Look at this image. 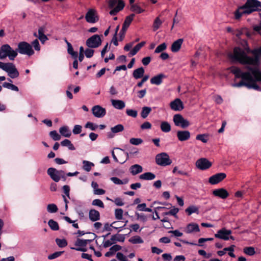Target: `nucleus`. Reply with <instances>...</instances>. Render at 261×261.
<instances>
[{
  "label": "nucleus",
  "mask_w": 261,
  "mask_h": 261,
  "mask_svg": "<svg viewBox=\"0 0 261 261\" xmlns=\"http://www.w3.org/2000/svg\"><path fill=\"white\" fill-rule=\"evenodd\" d=\"M92 204L95 206H98L101 208H104L105 205L103 202L98 199H96L93 200Z\"/></svg>",
  "instance_id": "5fc2aeb1"
},
{
  "label": "nucleus",
  "mask_w": 261,
  "mask_h": 261,
  "mask_svg": "<svg viewBox=\"0 0 261 261\" xmlns=\"http://www.w3.org/2000/svg\"><path fill=\"white\" fill-rule=\"evenodd\" d=\"M130 24V15H128L122 25L121 30L120 32V37L122 38L125 33L127 29Z\"/></svg>",
  "instance_id": "412c9836"
},
{
  "label": "nucleus",
  "mask_w": 261,
  "mask_h": 261,
  "mask_svg": "<svg viewBox=\"0 0 261 261\" xmlns=\"http://www.w3.org/2000/svg\"><path fill=\"white\" fill-rule=\"evenodd\" d=\"M59 132L60 134L65 137L69 138L71 135L70 131L69 130V128L67 126H64L60 127Z\"/></svg>",
  "instance_id": "cd10ccee"
},
{
  "label": "nucleus",
  "mask_w": 261,
  "mask_h": 261,
  "mask_svg": "<svg viewBox=\"0 0 261 261\" xmlns=\"http://www.w3.org/2000/svg\"><path fill=\"white\" fill-rule=\"evenodd\" d=\"M17 53H19L21 55H26L31 56L35 53L33 49L32 46L25 41H21L18 43L17 49H15Z\"/></svg>",
  "instance_id": "423d86ee"
},
{
  "label": "nucleus",
  "mask_w": 261,
  "mask_h": 261,
  "mask_svg": "<svg viewBox=\"0 0 261 261\" xmlns=\"http://www.w3.org/2000/svg\"><path fill=\"white\" fill-rule=\"evenodd\" d=\"M213 194L222 199H226L228 196L229 193L224 188L217 189L213 191Z\"/></svg>",
  "instance_id": "dca6fc26"
},
{
  "label": "nucleus",
  "mask_w": 261,
  "mask_h": 261,
  "mask_svg": "<svg viewBox=\"0 0 261 261\" xmlns=\"http://www.w3.org/2000/svg\"><path fill=\"white\" fill-rule=\"evenodd\" d=\"M162 23L163 22L160 18L159 17H156L154 20L152 25L153 31L158 30L161 26Z\"/></svg>",
  "instance_id": "e433bc0d"
},
{
  "label": "nucleus",
  "mask_w": 261,
  "mask_h": 261,
  "mask_svg": "<svg viewBox=\"0 0 261 261\" xmlns=\"http://www.w3.org/2000/svg\"><path fill=\"white\" fill-rule=\"evenodd\" d=\"M82 127L80 125H75L73 129L72 130V132L74 135L79 134L82 132Z\"/></svg>",
  "instance_id": "bf43d9fd"
},
{
  "label": "nucleus",
  "mask_w": 261,
  "mask_h": 261,
  "mask_svg": "<svg viewBox=\"0 0 261 261\" xmlns=\"http://www.w3.org/2000/svg\"><path fill=\"white\" fill-rule=\"evenodd\" d=\"M155 162L158 165L166 166L171 165L172 161L170 159L169 156L167 153L162 152L156 155Z\"/></svg>",
  "instance_id": "6e6552de"
},
{
  "label": "nucleus",
  "mask_w": 261,
  "mask_h": 261,
  "mask_svg": "<svg viewBox=\"0 0 261 261\" xmlns=\"http://www.w3.org/2000/svg\"><path fill=\"white\" fill-rule=\"evenodd\" d=\"M125 5L121 0H110L109 7L112 10L110 11L111 15H116L120 11L122 10Z\"/></svg>",
  "instance_id": "0eeeda50"
},
{
  "label": "nucleus",
  "mask_w": 261,
  "mask_h": 261,
  "mask_svg": "<svg viewBox=\"0 0 261 261\" xmlns=\"http://www.w3.org/2000/svg\"><path fill=\"white\" fill-rule=\"evenodd\" d=\"M0 68L7 72L11 79L17 78L19 75L18 70L12 63L0 62Z\"/></svg>",
  "instance_id": "39448f33"
},
{
  "label": "nucleus",
  "mask_w": 261,
  "mask_h": 261,
  "mask_svg": "<svg viewBox=\"0 0 261 261\" xmlns=\"http://www.w3.org/2000/svg\"><path fill=\"white\" fill-rule=\"evenodd\" d=\"M49 135L54 141H59L61 139V136L57 133L56 130H53L50 132Z\"/></svg>",
  "instance_id": "a18cd8bd"
},
{
  "label": "nucleus",
  "mask_w": 261,
  "mask_h": 261,
  "mask_svg": "<svg viewBox=\"0 0 261 261\" xmlns=\"http://www.w3.org/2000/svg\"><path fill=\"white\" fill-rule=\"evenodd\" d=\"M259 10H261V2L257 0H247L244 5L239 7L236 11L234 17L239 19L243 15H249Z\"/></svg>",
  "instance_id": "7ed1b4c3"
},
{
  "label": "nucleus",
  "mask_w": 261,
  "mask_h": 261,
  "mask_svg": "<svg viewBox=\"0 0 261 261\" xmlns=\"http://www.w3.org/2000/svg\"><path fill=\"white\" fill-rule=\"evenodd\" d=\"M191 134L188 130H178L177 132V137L180 141H185L190 138Z\"/></svg>",
  "instance_id": "a211bd4d"
},
{
  "label": "nucleus",
  "mask_w": 261,
  "mask_h": 261,
  "mask_svg": "<svg viewBox=\"0 0 261 261\" xmlns=\"http://www.w3.org/2000/svg\"><path fill=\"white\" fill-rule=\"evenodd\" d=\"M116 223V222H114L113 223H112L111 225H109V223H106L104 225V228H103V231H105V230H107V231H111L112 230V229H111V227L114 228V229H118V228H121V227H115V225H114Z\"/></svg>",
  "instance_id": "49530a36"
},
{
  "label": "nucleus",
  "mask_w": 261,
  "mask_h": 261,
  "mask_svg": "<svg viewBox=\"0 0 261 261\" xmlns=\"http://www.w3.org/2000/svg\"><path fill=\"white\" fill-rule=\"evenodd\" d=\"M94 50L92 49L88 48L85 50V56L88 58H90L93 57Z\"/></svg>",
  "instance_id": "13d9d810"
},
{
  "label": "nucleus",
  "mask_w": 261,
  "mask_h": 261,
  "mask_svg": "<svg viewBox=\"0 0 261 261\" xmlns=\"http://www.w3.org/2000/svg\"><path fill=\"white\" fill-rule=\"evenodd\" d=\"M124 127L122 124H117L116 126L111 127V130L113 133H118L123 131Z\"/></svg>",
  "instance_id": "c03bdc74"
},
{
  "label": "nucleus",
  "mask_w": 261,
  "mask_h": 261,
  "mask_svg": "<svg viewBox=\"0 0 261 261\" xmlns=\"http://www.w3.org/2000/svg\"><path fill=\"white\" fill-rule=\"evenodd\" d=\"M166 76L164 74H159L156 76L152 77L150 79V83L152 84L159 85L162 83L163 79Z\"/></svg>",
  "instance_id": "5701e85b"
},
{
  "label": "nucleus",
  "mask_w": 261,
  "mask_h": 261,
  "mask_svg": "<svg viewBox=\"0 0 261 261\" xmlns=\"http://www.w3.org/2000/svg\"><path fill=\"white\" fill-rule=\"evenodd\" d=\"M145 42H141L138 44H137L132 49V56L135 55L138 51L145 45Z\"/></svg>",
  "instance_id": "4c0bfd02"
},
{
  "label": "nucleus",
  "mask_w": 261,
  "mask_h": 261,
  "mask_svg": "<svg viewBox=\"0 0 261 261\" xmlns=\"http://www.w3.org/2000/svg\"><path fill=\"white\" fill-rule=\"evenodd\" d=\"M55 241L58 246L60 248H64L67 245V242L65 239H60L57 238L56 239Z\"/></svg>",
  "instance_id": "a19ab883"
},
{
  "label": "nucleus",
  "mask_w": 261,
  "mask_h": 261,
  "mask_svg": "<svg viewBox=\"0 0 261 261\" xmlns=\"http://www.w3.org/2000/svg\"><path fill=\"white\" fill-rule=\"evenodd\" d=\"M151 127V124L149 122H145L141 125L142 129H150Z\"/></svg>",
  "instance_id": "69168bd1"
},
{
  "label": "nucleus",
  "mask_w": 261,
  "mask_h": 261,
  "mask_svg": "<svg viewBox=\"0 0 261 261\" xmlns=\"http://www.w3.org/2000/svg\"><path fill=\"white\" fill-rule=\"evenodd\" d=\"M89 217L92 222L96 221L100 219V213L95 209H91L89 211Z\"/></svg>",
  "instance_id": "4be33fe9"
},
{
  "label": "nucleus",
  "mask_w": 261,
  "mask_h": 261,
  "mask_svg": "<svg viewBox=\"0 0 261 261\" xmlns=\"http://www.w3.org/2000/svg\"><path fill=\"white\" fill-rule=\"evenodd\" d=\"M229 58L233 62H239L242 64L251 65L257 68L259 64V60L261 58V46L253 50L248 47L242 49L236 47L232 53L228 55Z\"/></svg>",
  "instance_id": "f03ea898"
},
{
  "label": "nucleus",
  "mask_w": 261,
  "mask_h": 261,
  "mask_svg": "<svg viewBox=\"0 0 261 261\" xmlns=\"http://www.w3.org/2000/svg\"><path fill=\"white\" fill-rule=\"evenodd\" d=\"M111 102L116 109L121 110L125 107V103L122 100L112 99Z\"/></svg>",
  "instance_id": "bb28decb"
},
{
  "label": "nucleus",
  "mask_w": 261,
  "mask_h": 261,
  "mask_svg": "<svg viewBox=\"0 0 261 261\" xmlns=\"http://www.w3.org/2000/svg\"><path fill=\"white\" fill-rule=\"evenodd\" d=\"M123 211L121 208H117L115 210V218L118 220H121L122 218Z\"/></svg>",
  "instance_id": "8fccbe9b"
},
{
  "label": "nucleus",
  "mask_w": 261,
  "mask_h": 261,
  "mask_svg": "<svg viewBox=\"0 0 261 261\" xmlns=\"http://www.w3.org/2000/svg\"><path fill=\"white\" fill-rule=\"evenodd\" d=\"M168 233L172 234L173 236L176 237H181L183 234V233L178 230H170L168 231Z\"/></svg>",
  "instance_id": "680f3d73"
},
{
  "label": "nucleus",
  "mask_w": 261,
  "mask_h": 261,
  "mask_svg": "<svg viewBox=\"0 0 261 261\" xmlns=\"http://www.w3.org/2000/svg\"><path fill=\"white\" fill-rule=\"evenodd\" d=\"M166 48L167 44L165 43H163L157 46L154 50V53L156 54L160 53L165 50Z\"/></svg>",
  "instance_id": "09e8293b"
},
{
  "label": "nucleus",
  "mask_w": 261,
  "mask_h": 261,
  "mask_svg": "<svg viewBox=\"0 0 261 261\" xmlns=\"http://www.w3.org/2000/svg\"><path fill=\"white\" fill-rule=\"evenodd\" d=\"M175 125L182 128L188 127L190 125L189 121L185 119L180 114H175L173 118Z\"/></svg>",
  "instance_id": "9d476101"
},
{
  "label": "nucleus",
  "mask_w": 261,
  "mask_h": 261,
  "mask_svg": "<svg viewBox=\"0 0 261 261\" xmlns=\"http://www.w3.org/2000/svg\"><path fill=\"white\" fill-rule=\"evenodd\" d=\"M151 111V108L149 107H144L141 113V116L143 118H146Z\"/></svg>",
  "instance_id": "c9c22d12"
},
{
  "label": "nucleus",
  "mask_w": 261,
  "mask_h": 261,
  "mask_svg": "<svg viewBox=\"0 0 261 261\" xmlns=\"http://www.w3.org/2000/svg\"><path fill=\"white\" fill-rule=\"evenodd\" d=\"M92 112L93 115L97 118H102L106 114V109L99 105L93 107Z\"/></svg>",
  "instance_id": "ddd939ff"
},
{
  "label": "nucleus",
  "mask_w": 261,
  "mask_h": 261,
  "mask_svg": "<svg viewBox=\"0 0 261 261\" xmlns=\"http://www.w3.org/2000/svg\"><path fill=\"white\" fill-rule=\"evenodd\" d=\"M3 87L16 92L19 91L18 88L11 83L5 82L3 84Z\"/></svg>",
  "instance_id": "58836bf2"
},
{
  "label": "nucleus",
  "mask_w": 261,
  "mask_h": 261,
  "mask_svg": "<svg viewBox=\"0 0 261 261\" xmlns=\"http://www.w3.org/2000/svg\"><path fill=\"white\" fill-rule=\"evenodd\" d=\"M143 171L142 167L138 164H135L132 166V174L137 175Z\"/></svg>",
  "instance_id": "c85d7f7f"
},
{
  "label": "nucleus",
  "mask_w": 261,
  "mask_h": 261,
  "mask_svg": "<svg viewBox=\"0 0 261 261\" xmlns=\"http://www.w3.org/2000/svg\"><path fill=\"white\" fill-rule=\"evenodd\" d=\"M144 73V69L143 67H140L136 70H135L133 72V76L136 79H138L142 77L143 74Z\"/></svg>",
  "instance_id": "c756f323"
},
{
  "label": "nucleus",
  "mask_w": 261,
  "mask_h": 261,
  "mask_svg": "<svg viewBox=\"0 0 261 261\" xmlns=\"http://www.w3.org/2000/svg\"><path fill=\"white\" fill-rule=\"evenodd\" d=\"M226 177L225 173H218L211 176L208 179V182L212 185H216L223 180Z\"/></svg>",
  "instance_id": "f8f14e48"
},
{
  "label": "nucleus",
  "mask_w": 261,
  "mask_h": 261,
  "mask_svg": "<svg viewBox=\"0 0 261 261\" xmlns=\"http://www.w3.org/2000/svg\"><path fill=\"white\" fill-rule=\"evenodd\" d=\"M195 165L198 169L204 170L211 167L212 163L206 158H201L196 162Z\"/></svg>",
  "instance_id": "9b49d317"
},
{
  "label": "nucleus",
  "mask_w": 261,
  "mask_h": 261,
  "mask_svg": "<svg viewBox=\"0 0 261 261\" xmlns=\"http://www.w3.org/2000/svg\"><path fill=\"white\" fill-rule=\"evenodd\" d=\"M196 139L200 140L203 143H206L208 141V135L207 134H199L196 136Z\"/></svg>",
  "instance_id": "de8ad7c7"
},
{
  "label": "nucleus",
  "mask_w": 261,
  "mask_h": 261,
  "mask_svg": "<svg viewBox=\"0 0 261 261\" xmlns=\"http://www.w3.org/2000/svg\"><path fill=\"white\" fill-rule=\"evenodd\" d=\"M155 178V174L150 172H145L139 176V178L142 180H151L154 179Z\"/></svg>",
  "instance_id": "393cba45"
},
{
  "label": "nucleus",
  "mask_w": 261,
  "mask_h": 261,
  "mask_svg": "<svg viewBox=\"0 0 261 261\" xmlns=\"http://www.w3.org/2000/svg\"><path fill=\"white\" fill-rule=\"evenodd\" d=\"M183 42L182 39H179L174 41L171 47V50L172 52H177L181 48V44Z\"/></svg>",
  "instance_id": "b1692460"
},
{
  "label": "nucleus",
  "mask_w": 261,
  "mask_h": 261,
  "mask_svg": "<svg viewBox=\"0 0 261 261\" xmlns=\"http://www.w3.org/2000/svg\"><path fill=\"white\" fill-rule=\"evenodd\" d=\"M75 245L79 247H86V243L84 240L77 239L75 242Z\"/></svg>",
  "instance_id": "6e6d98bb"
},
{
  "label": "nucleus",
  "mask_w": 261,
  "mask_h": 261,
  "mask_svg": "<svg viewBox=\"0 0 261 261\" xmlns=\"http://www.w3.org/2000/svg\"><path fill=\"white\" fill-rule=\"evenodd\" d=\"M47 211L50 213H55L58 212V208L55 204H49L47 206Z\"/></svg>",
  "instance_id": "ea45409f"
},
{
  "label": "nucleus",
  "mask_w": 261,
  "mask_h": 261,
  "mask_svg": "<svg viewBox=\"0 0 261 261\" xmlns=\"http://www.w3.org/2000/svg\"><path fill=\"white\" fill-rule=\"evenodd\" d=\"M146 93V89H143V90H140V91H138V92H137V96L140 98H142L145 95Z\"/></svg>",
  "instance_id": "774afa93"
},
{
  "label": "nucleus",
  "mask_w": 261,
  "mask_h": 261,
  "mask_svg": "<svg viewBox=\"0 0 261 261\" xmlns=\"http://www.w3.org/2000/svg\"><path fill=\"white\" fill-rule=\"evenodd\" d=\"M124 240V236L121 234L113 235L111 238V240L113 242V243H115L116 242H123Z\"/></svg>",
  "instance_id": "2f4dec72"
},
{
  "label": "nucleus",
  "mask_w": 261,
  "mask_h": 261,
  "mask_svg": "<svg viewBox=\"0 0 261 261\" xmlns=\"http://www.w3.org/2000/svg\"><path fill=\"white\" fill-rule=\"evenodd\" d=\"M161 129L164 133H168L171 130V127L168 122L163 121L161 123Z\"/></svg>",
  "instance_id": "7c9ffc66"
},
{
  "label": "nucleus",
  "mask_w": 261,
  "mask_h": 261,
  "mask_svg": "<svg viewBox=\"0 0 261 261\" xmlns=\"http://www.w3.org/2000/svg\"><path fill=\"white\" fill-rule=\"evenodd\" d=\"M186 212L188 214L189 216L191 215L193 213H199L198 208L195 205H191L189 206L185 210Z\"/></svg>",
  "instance_id": "473e14b6"
},
{
  "label": "nucleus",
  "mask_w": 261,
  "mask_h": 261,
  "mask_svg": "<svg viewBox=\"0 0 261 261\" xmlns=\"http://www.w3.org/2000/svg\"><path fill=\"white\" fill-rule=\"evenodd\" d=\"M150 61L151 58L150 57L143 58L142 60V63L145 66L148 65L150 63Z\"/></svg>",
  "instance_id": "338daca9"
},
{
  "label": "nucleus",
  "mask_w": 261,
  "mask_h": 261,
  "mask_svg": "<svg viewBox=\"0 0 261 261\" xmlns=\"http://www.w3.org/2000/svg\"><path fill=\"white\" fill-rule=\"evenodd\" d=\"M85 19L89 23H95L98 20L97 16H96V12L93 9H90L85 15Z\"/></svg>",
  "instance_id": "2eb2a0df"
},
{
  "label": "nucleus",
  "mask_w": 261,
  "mask_h": 261,
  "mask_svg": "<svg viewBox=\"0 0 261 261\" xmlns=\"http://www.w3.org/2000/svg\"><path fill=\"white\" fill-rule=\"evenodd\" d=\"M248 71L242 72L241 69L237 67L232 66L229 70L234 74L236 78H241L242 81L238 83L231 84L233 87H241L245 86L248 89H253L256 90L261 91L257 84V82H261V71L256 67H247Z\"/></svg>",
  "instance_id": "f257e3e1"
},
{
  "label": "nucleus",
  "mask_w": 261,
  "mask_h": 261,
  "mask_svg": "<svg viewBox=\"0 0 261 261\" xmlns=\"http://www.w3.org/2000/svg\"><path fill=\"white\" fill-rule=\"evenodd\" d=\"M121 247L118 245H114L112 246L109 251L106 253L105 256L106 257H111L113 256L116 251H118L121 249Z\"/></svg>",
  "instance_id": "a878e982"
},
{
  "label": "nucleus",
  "mask_w": 261,
  "mask_h": 261,
  "mask_svg": "<svg viewBox=\"0 0 261 261\" xmlns=\"http://www.w3.org/2000/svg\"><path fill=\"white\" fill-rule=\"evenodd\" d=\"M32 45L36 50L39 51L40 50V46L38 39H36L34 40L32 43Z\"/></svg>",
  "instance_id": "052dcab7"
},
{
  "label": "nucleus",
  "mask_w": 261,
  "mask_h": 261,
  "mask_svg": "<svg viewBox=\"0 0 261 261\" xmlns=\"http://www.w3.org/2000/svg\"><path fill=\"white\" fill-rule=\"evenodd\" d=\"M116 257L120 261H127L126 257L121 252H118Z\"/></svg>",
  "instance_id": "0e129e2a"
},
{
  "label": "nucleus",
  "mask_w": 261,
  "mask_h": 261,
  "mask_svg": "<svg viewBox=\"0 0 261 261\" xmlns=\"http://www.w3.org/2000/svg\"><path fill=\"white\" fill-rule=\"evenodd\" d=\"M144 10L141 9L138 5L136 4H132V11H133L136 13H141Z\"/></svg>",
  "instance_id": "3c124183"
},
{
  "label": "nucleus",
  "mask_w": 261,
  "mask_h": 261,
  "mask_svg": "<svg viewBox=\"0 0 261 261\" xmlns=\"http://www.w3.org/2000/svg\"><path fill=\"white\" fill-rule=\"evenodd\" d=\"M231 234V231L230 230L222 228L220 230H219L217 233L215 234V237L216 238H219L224 240H228L229 239V236Z\"/></svg>",
  "instance_id": "4468645a"
},
{
  "label": "nucleus",
  "mask_w": 261,
  "mask_h": 261,
  "mask_svg": "<svg viewBox=\"0 0 261 261\" xmlns=\"http://www.w3.org/2000/svg\"><path fill=\"white\" fill-rule=\"evenodd\" d=\"M85 128L90 129L91 130H95L98 128V125L91 122H88L85 125Z\"/></svg>",
  "instance_id": "864d4df0"
},
{
  "label": "nucleus",
  "mask_w": 261,
  "mask_h": 261,
  "mask_svg": "<svg viewBox=\"0 0 261 261\" xmlns=\"http://www.w3.org/2000/svg\"><path fill=\"white\" fill-rule=\"evenodd\" d=\"M58 170L56 169L50 167L47 170V174L55 182H58L60 180L59 174H58Z\"/></svg>",
  "instance_id": "6ab92c4d"
},
{
  "label": "nucleus",
  "mask_w": 261,
  "mask_h": 261,
  "mask_svg": "<svg viewBox=\"0 0 261 261\" xmlns=\"http://www.w3.org/2000/svg\"><path fill=\"white\" fill-rule=\"evenodd\" d=\"M83 169L87 172L91 170L92 166H94V164L93 163L87 161H83Z\"/></svg>",
  "instance_id": "79ce46f5"
},
{
  "label": "nucleus",
  "mask_w": 261,
  "mask_h": 261,
  "mask_svg": "<svg viewBox=\"0 0 261 261\" xmlns=\"http://www.w3.org/2000/svg\"><path fill=\"white\" fill-rule=\"evenodd\" d=\"M48 225L53 230L56 231L59 229L58 223L53 219H50L48 221Z\"/></svg>",
  "instance_id": "72a5a7b5"
},
{
  "label": "nucleus",
  "mask_w": 261,
  "mask_h": 261,
  "mask_svg": "<svg viewBox=\"0 0 261 261\" xmlns=\"http://www.w3.org/2000/svg\"><path fill=\"white\" fill-rule=\"evenodd\" d=\"M171 108L176 111H179L184 109L182 102L179 98H176L170 103Z\"/></svg>",
  "instance_id": "f3484780"
},
{
  "label": "nucleus",
  "mask_w": 261,
  "mask_h": 261,
  "mask_svg": "<svg viewBox=\"0 0 261 261\" xmlns=\"http://www.w3.org/2000/svg\"><path fill=\"white\" fill-rule=\"evenodd\" d=\"M143 142V140L141 138H132V144L138 145Z\"/></svg>",
  "instance_id": "e2e57ef3"
},
{
  "label": "nucleus",
  "mask_w": 261,
  "mask_h": 261,
  "mask_svg": "<svg viewBox=\"0 0 261 261\" xmlns=\"http://www.w3.org/2000/svg\"><path fill=\"white\" fill-rule=\"evenodd\" d=\"M17 56V51L14 50L10 45L4 44L0 47V59L3 60L8 57L11 61L14 60Z\"/></svg>",
  "instance_id": "20e7f679"
},
{
  "label": "nucleus",
  "mask_w": 261,
  "mask_h": 261,
  "mask_svg": "<svg viewBox=\"0 0 261 261\" xmlns=\"http://www.w3.org/2000/svg\"><path fill=\"white\" fill-rule=\"evenodd\" d=\"M61 145L63 146H67L69 149L74 150L75 149L74 145L71 143V141L68 139H65L61 142Z\"/></svg>",
  "instance_id": "f704fd0d"
},
{
  "label": "nucleus",
  "mask_w": 261,
  "mask_h": 261,
  "mask_svg": "<svg viewBox=\"0 0 261 261\" xmlns=\"http://www.w3.org/2000/svg\"><path fill=\"white\" fill-rule=\"evenodd\" d=\"M244 252L249 256L253 255L255 253V249L253 247H246L243 249Z\"/></svg>",
  "instance_id": "37998d69"
},
{
  "label": "nucleus",
  "mask_w": 261,
  "mask_h": 261,
  "mask_svg": "<svg viewBox=\"0 0 261 261\" xmlns=\"http://www.w3.org/2000/svg\"><path fill=\"white\" fill-rule=\"evenodd\" d=\"M101 39L99 35H94L89 38L86 42V45L89 48H97L101 44Z\"/></svg>",
  "instance_id": "1a4fd4ad"
},
{
  "label": "nucleus",
  "mask_w": 261,
  "mask_h": 261,
  "mask_svg": "<svg viewBox=\"0 0 261 261\" xmlns=\"http://www.w3.org/2000/svg\"><path fill=\"white\" fill-rule=\"evenodd\" d=\"M187 233L199 232L200 231L199 225L195 223H191L187 225L185 230Z\"/></svg>",
  "instance_id": "aec40b11"
},
{
  "label": "nucleus",
  "mask_w": 261,
  "mask_h": 261,
  "mask_svg": "<svg viewBox=\"0 0 261 261\" xmlns=\"http://www.w3.org/2000/svg\"><path fill=\"white\" fill-rule=\"evenodd\" d=\"M143 240L138 236H135L132 237V243L133 244H142Z\"/></svg>",
  "instance_id": "603ef678"
},
{
  "label": "nucleus",
  "mask_w": 261,
  "mask_h": 261,
  "mask_svg": "<svg viewBox=\"0 0 261 261\" xmlns=\"http://www.w3.org/2000/svg\"><path fill=\"white\" fill-rule=\"evenodd\" d=\"M63 251H57L55 252L54 253L48 255V258L49 259H53L55 258H56L58 257L59 256H61L63 253Z\"/></svg>",
  "instance_id": "4d7b16f0"
}]
</instances>
